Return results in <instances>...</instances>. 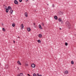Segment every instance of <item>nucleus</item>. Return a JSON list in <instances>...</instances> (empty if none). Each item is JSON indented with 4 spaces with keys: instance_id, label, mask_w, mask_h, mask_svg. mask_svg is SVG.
<instances>
[{
    "instance_id": "8",
    "label": "nucleus",
    "mask_w": 76,
    "mask_h": 76,
    "mask_svg": "<svg viewBox=\"0 0 76 76\" xmlns=\"http://www.w3.org/2000/svg\"><path fill=\"white\" fill-rule=\"evenodd\" d=\"M54 18L56 20H57V19H58V18L57 17V16H55L54 17Z\"/></svg>"
},
{
    "instance_id": "27",
    "label": "nucleus",
    "mask_w": 76,
    "mask_h": 76,
    "mask_svg": "<svg viewBox=\"0 0 76 76\" xmlns=\"http://www.w3.org/2000/svg\"><path fill=\"white\" fill-rule=\"evenodd\" d=\"M37 76H39V74L37 73Z\"/></svg>"
},
{
    "instance_id": "15",
    "label": "nucleus",
    "mask_w": 76,
    "mask_h": 76,
    "mask_svg": "<svg viewBox=\"0 0 76 76\" xmlns=\"http://www.w3.org/2000/svg\"><path fill=\"white\" fill-rule=\"evenodd\" d=\"M8 67H9V66H8V65H5L6 69H7Z\"/></svg>"
},
{
    "instance_id": "34",
    "label": "nucleus",
    "mask_w": 76,
    "mask_h": 76,
    "mask_svg": "<svg viewBox=\"0 0 76 76\" xmlns=\"http://www.w3.org/2000/svg\"><path fill=\"white\" fill-rule=\"evenodd\" d=\"M27 1H28V0H26Z\"/></svg>"
},
{
    "instance_id": "13",
    "label": "nucleus",
    "mask_w": 76,
    "mask_h": 76,
    "mask_svg": "<svg viewBox=\"0 0 76 76\" xmlns=\"http://www.w3.org/2000/svg\"><path fill=\"white\" fill-rule=\"evenodd\" d=\"M25 15L26 17H27L28 16V13L26 12L25 14Z\"/></svg>"
},
{
    "instance_id": "7",
    "label": "nucleus",
    "mask_w": 76,
    "mask_h": 76,
    "mask_svg": "<svg viewBox=\"0 0 76 76\" xmlns=\"http://www.w3.org/2000/svg\"><path fill=\"white\" fill-rule=\"evenodd\" d=\"M27 30L28 32H30V31H31V28H28Z\"/></svg>"
},
{
    "instance_id": "30",
    "label": "nucleus",
    "mask_w": 76,
    "mask_h": 76,
    "mask_svg": "<svg viewBox=\"0 0 76 76\" xmlns=\"http://www.w3.org/2000/svg\"><path fill=\"white\" fill-rule=\"evenodd\" d=\"M13 42H14V43H15V41L14 40L13 41Z\"/></svg>"
},
{
    "instance_id": "14",
    "label": "nucleus",
    "mask_w": 76,
    "mask_h": 76,
    "mask_svg": "<svg viewBox=\"0 0 76 76\" xmlns=\"http://www.w3.org/2000/svg\"><path fill=\"white\" fill-rule=\"evenodd\" d=\"M64 73L65 74H68V71H66L64 72Z\"/></svg>"
},
{
    "instance_id": "4",
    "label": "nucleus",
    "mask_w": 76,
    "mask_h": 76,
    "mask_svg": "<svg viewBox=\"0 0 76 76\" xmlns=\"http://www.w3.org/2000/svg\"><path fill=\"white\" fill-rule=\"evenodd\" d=\"M13 10H11L10 11V12L11 14H12Z\"/></svg>"
},
{
    "instance_id": "6",
    "label": "nucleus",
    "mask_w": 76,
    "mask_h": 76,
    "mask_svg": "<svg viewBox=\"0 0 76 76\" xmlns=\"http://www.w3.org/2000/svg\"><path fill=\"white\" fill-rule=\"evenodd\" d=\"M17 63L19 65H21L22 64H21V63H20V61H18L17 62Z\"/></svg>"
},
{
    "instance_id": "28",
    "label": "nucleus",
    "mask_w": 76,
    "mask_h": 76,
    "mask_svg": "<svg viewBox=\"0 0 76 76\" xmlns=\"http://www.w3.org/2000/svg\"><path fill=\"white\" fill-rule=\"evenodd\" d=\"M17 69H18V70H19V67H18Z\"/></svg>"
},
{
    "instance_id": "29",
    "label": "nucleus",
    "mask_w": 76,
    "mask_h": 76,
    "mask_svg": "<svg viewBox=\"0 0 76 76\" xmlns=\"http://www.w3.org/2000/svg\"><path fill=\"white\" fill-rule=\"evenodd\" d=\"M59 29L60 30H61V28H59Z\"/></svg>"
},
{
    "instance_id": "2",
    "label": "nucleus",
    "mask_w": 76,
    "mask_h": 76,
    "mask_svg": "<svg viewBox=\"0 0 76 76\" xmlns=\"http://www.w3.org/2000/svg\"><path fill=\"white\" fill-rule=\"evenodd\" d=\"M14 3L16 4H18V2L16 0H15L14 1Z\"/></svg>"
},
{
    "instance_id": "10",
    "label": "nucleus",
    "mask_w": 76,
    "mask_h": 76,
    "mask_svg": "<svg viewBox=\"0 0 76 76\" xmlns=\"http://www.w3.org/2000/svg\"><path fill=\"white\" fill-rule=\"evenodd\" d=\"M8 9H9V10H11L12 7H11L9 6L8 7Z\"/></svg>"
},
{
    "instance_id": "35",
    "label": "nucleus",
    "mask_w": 76,
    "mask_h": 76,
    "mask_svg": "<svg viewBox=\"0 0 76 76\" xmlns=\"http://www.w3.org/2000/svg\"><path fill=\"white\" fill-rule=\"evenodd\" d=\"M2 25H3V24L2 23Z\"/></svg>"
},
{
    "instance_id": "32",
    "label": "nucleus",
    "mask_w": 76,
    "mask_h": 76,
    "mask_svg": "<svg viewBox=\"0 0 76 76\" xmlns=\"http://www.w3.org/2000/svg\"><path fill=\"white\" fill-rule=\"evenodd\" d=\"M20 75H17V76H19Z\"/></svg>"
},
{
    "instance_id": "39",
    "label": "nucleus",
    "mask_w": 76,
    "mask_h": 76,
    "mask_svg": "<svg viewBox=\"0 0 76 76\" xmlns=\"http://www.w3.org/2000/svg\"><path fill=\"white\" fill-rule=\"evenodd\" d=\"M26 66H28V65H27Z\"/></svg>"
},
{
    "instance_id": "11",
    "label": "nucleus",
    "mask_w": 76,
    "mask_h": 76,
    "mask_svg": "<svg viewBox=\"0 0 76 76\" xmlns=\"http://www.w3.org/2000/svg\"><path fill=\"white\" fill-rule=\"evenodd\" d=\"M39 28L40 29H42V27H41V25H39Z\"/></svg>"
},
{
    "instance_id": "23",
    "label": "nucleus",
    "mask_w": 76,
    "mask_h": 76,
    "mask_svg": "<svg viewBox=\"0 0 76 76\" xmlns=\"http://www.w3.org/2000/svg\"><path fill=\"white\" fill-rule=\"evenodd\" d=\"M33 76H36V74L35 73L33 74Z\"/></svg>"
},
{
    "instance_id": "17",
    "label": "nucleus",
    "mask_w": 76,
    "mask_h": 76,
    "mask_svg": "<svg viewBox=\"0 0 76 76\" xmlns=\"http://www.w3.org/2000/svg\"><path fill=\"white\" fill-rule=\"evenodd\" d=\"M38 42H39V43H41V40H40L39 39L38 40Z\"/></svg>"
},
{
    "instance_id": "25",
    "label": "nucleus",
    "mask_w": 76,
    "mask_h": 76,
    "mask_svg": "<svg viewBox=\"0 0 76 76\" xmlns=\"http://www.w3.org/2000/svg\"><path fill=\"white\" fill-rule=\"evenodd\" d=\"M52 7H54V4L52 5Z\"/></svg>"
},
{
    "instance_id": "16",
    "label": "nucleus",
    "mask_w": 76,
    "mask_h": 76,
    "mask_svg": "<svg viewBox=\"0 0 76 76\" xmlns=\"http://www.w3.org/2000/svg\"><path fill=\"white\" fill-rule=\"evenodd\" d=\"M12 26H13V27H15V23L12 24Z\"/></svg>"
},
{
    "instance_id": "36",
    "label": "nucleus",
    "mask_w": 76,
    "mask_h": 76,
    "mask_svg": "<svg viewBox=\"0 0 76 76\" xmlns=\"http://www.w3.org/2000/svg\"><path fill=\"white\" fill-rule=\"evenodd\" d=\"M47 5H48V4H47Z\"/></svg>"
},
{
    "instance_id": "22",
    "label": "nucleus",
    "mask_w": 76,
    "mask_h": 76,
    "mask_svg": "<svg viewBox=\"0 0 76 76\" xmlns=\"http://www.w3.org/2000/svg\"><path fill=\"white\" fill-rule=\"evenodd\" d=\"M65 45L66 46H67V45H68V43H67V42H66L65 43Z\"/></svg>"
},
{
    "instance_id": "31",
    "label": "nucleus",
    "mask_w": 76,
    "mask_h": 76,
    "mask_svg": "<svg viewBox=\"0 0 76 76\" xmlns=\"http://www.w3.org/2000/svg\"><path fill=\"white\" fill-rule=\"evenodd\" d=\"M39 76H42V75H40Z\"/></svg>"
},
{
    "instance_id": "19",
    "label": "nucleus",
    "mask_w": 76,
    "mask_h": 76,
    "mask_svg": "<svg viewBox=\"0 0 76 76\" xmlns=\"http://www.w3.org/2000/svg\"><path fill=\"white\" fill-rule=\"evenodd\" d=\"M58 20L59 21V22H61V19L60 18H59L58 19Z\"/></svg>"
},
{
    "instance_id": "3",
    "label": "nucleus",
    "mask_w": 76,
    "mask_h": 76,
    "mask_svg": "<svg viewBox=\"0 0 76 76\" xmlns=\"http://www.w3.org/2000/svg\"><path fill=\"white\" fill-rule=\"evenodd\" d=\"M31 66L32 67H33V68H34V67H35V64H32L31 65Z\"/></svg>"
},
{
    "instance_id": "5",
    "label": "nucleus",
    "mask_w": 76,
    "mask_h": 76,
    "mask_svg": "<svg viewBox=\"0 0 76 76\" xmlns=\"http://www.w3.org/2000/svg\"><path fill=\"white\" fill-rule=\"evenodd\" d=\"M21 28L22 29H23V28H24V26H23V24H22L21 25Z\"/></svg>"
},
{
    "instance_id": "1",
    "label": "nucleus",
    "mask_w": 76,
    "mask_h": 76,
    "mask_svg": "<svg viewBox=\"0 0 76 76\" xmlns=\"http://www.w3.org/2000/svg\"><path fill=\"white\" fill-rule=\"evenodd\" d=\"M66 25H67L69 27V28H70V27H71L70 24L69 23V22L68 21H67L66 22Z\"/></svg>"
},
{
    "instance_id": "40",
    "label": "nucleus",
    "mask_w": 76,
    "mask_h": 76,
    "mask_svg": "<svg viewBox=\"0 0 76 76\" xmlns=\"http://www.w3.org/2000/svg\"><path fill=\"white\" fill-rule=\"evenodd\" d=\"M0 65H1V64H0Z\"/></svg>"
},
{
    "instance_id": "38",
    "label": "nucleus",
    "mask_w": 76,
    "mask_h": 76,
    "mask_svg": "<svg viewBox=\"0 0 76 76\" xmlns=\"http://www.w3.org/2000/svg\"><path fill=\"white\" fill-rule=\"evenodd\" d=\"M33 0V1H34V0Z\"/></svg>"
},
{
    "instance_id": "12",
    "label": "nucleus",
    "mask_w": 76,
    "mask_h": 76,
    "mask_svg": "<svg viewBox=\"0 0 76 76\" xmlns=\"http://www.w3.org/2000/svg\"><path fill=\"white\" fill-rule=\"evenodd\" d=\"M6 13H8V12H9V9H8V8H7L6 10Z\"/></svg>"
},
{
    "instance_id": "24",
    "label": "nucleus",
    "mask_w": 76,
    "mask_h": 76,
    "mask_svg": "<svg viewBox=\"0 0 76 76\" xmlns=\"http://www.w3.org/2000/svg\"><path fill=\"white\" fill-rule=\"evenodd\" d=\"M42 25H43V26H44V23H42Z\"/></svg>"
},
{
    "instance_id": "33",
    "label": "nucleus",
    "mask_w": 76,
    "mask_h": 76,
    "mask_svg": "<svg viewBox=\"0 0 76 76\" xmlns=\"http://www.w3.org/2000/svg\"><path fill=\"white\" fill-rule=\"evenodd\" d=\"M35 25V23H34V25Z\"/></svg>"
},
{
    "instance_id": "9",
    "label": "nucleus",
    "mask_w": 76,
    "mask_h": 76,
    "mask_svg": "<svg viewBox=\"0 0 76 76\" xmlns=\"http://www.w3.org/2000/svg\"><path fill=\"white\" fill-rule=\"evenodd\" d=\"M39 38H41L42 37V34H39Z\"/></svg>"
},
{
    "instance_id": "37",
    "label": "nucleus",
    "mask_w": 76,
    "mask_h": 76,
    "mask_svg": "<svg viewBox=\"0 0 76 76\" xmlns=\"http://www.w3.org/2000/svg\"><path fill=\"white\" fill-rule=\"evenodd\" d=\"M18 38H19L20 37H18Z\"/></svg>"
},
{
    "instance_id": "20",
    "label": "nucleus",
    "mask_w": 76,
    "mask_h": 76,
    "mask_svg": "<svg viewBox=\"0 0 76 76\" xmlns=\"http://www.w3.org/2000/svg\"><path fill=\"white\" fill-rule=\"evenodd\" d=\"M72 64H74V61H72L71 62Z\"/></svg>"
},
{
    "instance_id": "21",
    "label": "nucleus",
    "mask_w": 76,
    "mask_h": 76,
    "mask_svg": "<svg viewBox=\"0 0 76 76\" xmlns=\"http://www.w3.org/2000/svg\"><path fill=\"white\" fill-rule=\"evenodd\" d=\"M2 30L3 31H6V30H5V28H2Z\"/></svg>"
},
{
    "instance_id": "18",
    "label": "nucleus",
    "mask_w": 76,
    "mask_h": 76,
    "mask_svg": "<svg viewBox=\"0 0 76 76\" xmlns=\"http://www.w3.org/2000/svg\"><path fill=\"white\" fill-rule=\"evenodd\" d=\"M20 76H23V73H21L20 75Z\"/></svg>"
},
{
    "instance_id": "26",
    "label": "nucleus",
    "mask_w": 76,
    "mask_h": 76,
    "mask_svg": "<svg viewBox=\"0 0 76 76\" xmlns=\"http://www.w3.org/2000/svg\"><path fill=\"white\" fill-rule=\"evenodd\" d=\"M20 2H21L22 1V0H19Z\"/></svg>"
}]
</instances>
